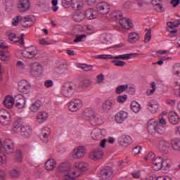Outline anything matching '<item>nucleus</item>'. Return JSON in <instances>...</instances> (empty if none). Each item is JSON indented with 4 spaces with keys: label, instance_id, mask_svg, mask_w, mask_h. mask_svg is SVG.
Wrapping results in <instances>:
<instances>
[{
    "label": "nucleus",
    "instance_id": "obj_37",
    "mask_svg": "<svg viewBox=\"0 0 180 180\" xmlns=\"http://www.w3.org/2000/svg\"><path fill=\"white\" fill-rule=\"evenodd\" d=\"M23 99V95L22 94H18L15 96L14 101H15V108H18V109H23V105H22V101Z\"/></svg>",
    "mask_w": 180,
    "mask_h": 180
},
{
    "label": "nucleus",
    "instance_id": "obj_12",
    "mask_svg": "<svg viewBox=\"0 0 180 180\" xmlns=\"http://www.w3.org/2000/svg\"><path fill=\"white\" fill-rule=\"evenodd\" d=\"M113 169L110 167H105L101 171L100 175L103 180H109L112 179Z\"/></svg>",
    "mask_w": 180,
    "mask_h": 180
},
{
    "label": "nucleus",
    "instance_id": "obj_10",
    "mask_svg": "<svg viewBox=\"0 0 180 180\" xmlns=\"http://www.w3.org/2000/svg\"><path fill=\"white\" fill-rule=\"evenodd\" d=\"M103 155H105V153L102 150V148H97L93 152L90 153L89 158L91 160H94V161H98L102 160Z\"/></svg>",
    "mask_w": 180,
    "mask_h": 180
},
{
    "label": "nucleus",
    "instance_id": "obj_53",
    "mask_svg": "<svg viewBox=\"0 0 180 180\" xmlns=\"http://www.w3.org/2000/svg\"><path fill=\"white\" fill-rule=\"evenodd\" d=\"M172 72L174 75H176V77H180V64L179 63L174 65V66L173 67Z\"/></svg>",
    "mask_w": 180,
    "mask_h": 180
},
{
    "label": "nucleus",
    "instance_id": "obj_42",
    "mask_svg": "<svg viewBox=\"0 0 180 180\" xmlns=\"http://www.w3.org/2000/svg\"><path fill=\"white\" fill-rule=\"evenodd\" d=\"M33 25V20L30 15L25 16L23 18V27H29Z\"/></svg>",
    "mask_w": 180,
    "mask_h": 180
},
{
    "label": "nucleus",
    "instance_id": "obj_47",
    "mask_svg": "<svg viewBox=\"0 0 180 180\" xmlns=\"http://www.w3.org/2000/svg\"><path fill=\"white\" fill-rule=\"evenodd\" d=\"M32 127H30V126H28V125L24 126L23 136H25L26 139L32 136Z\"/></svg>",
    "mask_w": 180,
    "mask_h": 180
},
{
    "label": "nucleus",
    "instance_id": "obj_49",
    "mask_svg": "<svg viewBox=\"0 0 180 180\" xmlns=\"http://www.w3.org/2000/svg\"><path fill=\"white\" fill-rule=\"evenodd\" d=\"M13 0H5V6L6 11L8 12H11L12 11V8H13Z\"/></svg>",
    "mask_w": 180,
    "mask_h": 180
},
{
    "label": "nucleus",
    "instance_id": "obj_14",
    "mask_svg": "<svg viewBox=\"0 0 180 180\" xmlns=\"http://www.w3.org/2000/svg\"><path fill=\"white\" fill-rule=\"evenodd\" d=\"M81 175L79 172H77L75 169H72L63 176V180H75Z\"/></svg>",
    "mask_w": 180,
    "mask_h": 180
},
{
    "label": "nucleus",
    "instance_id": "obj_61",
    "mask_svg": "<svg viewBox=\"0 0 180 180\" xmlns=\"http://www.w3.org/2000/svg\"><path fill=\"white\" fill-rule=\"evenodd\" d=\"M23 93L29 94L30 92V84L27 82H24Z\"/></svg>",
    "mask_w": 180,
    "mask_h": 180
},
{
    "label": "nucleus",
    "instance_id": "obj_46",
    "mask_svg": "<svg viewBox=\"0 0 180 180\" xmlns=\"http://www.w3.org/2000/svg\"><path fill=\"white\" fill-rule=\"evenodd\" d=\"M127 89H129V84L120 85L116 88L115 93L118 94H123Z\"/></svg>",
    "mask_w": 180,
    "mask_h": 180
},
{
    "label": "nucleus",
    "instance_id": "obj_26",
    "mask_svg": "<svg viewBox=\"0 0 180 180\" xmlns=\"http://www.w3.org/2000/svg\"><path fill=\"white\" fill-rule=\"evenodd\" d=\"M116 105V101L113 99L107 100L102 105V109L104 112H109L111 108Z\"/></svg>",
    "mask_w": 180,
    "mask_h": 180
},
{
    "label": "nucleus",
    "instance_id": "obj_40",
    "mask_svg": "<svg viewBox=\"0 0 180 180\" xmlns=\"http://www.w3.org/2000/svg\"><path fill=\"white\" fill-rule=\"evenodd\" d=\"M85 19V14L82 12L76 13L73 15V20L75 22H82Z\"/></svg>",
    "mask_w": 180,
    "mask_h": 180
},
{
    "label": "nucleus",
    "instance_id": "obj_13",
    "mask_svg": "<svg viewBox=\"0 0 180 180\" xmlns=\"http://www.w3.org/2000/svg\"><path fill=\"white\" fill-rule=\"evenodd\" d=\"M129 117V112L126 111H120L115 115V120L118 124H122Z\"/></svg>",
    "mask_w": 180,
    "mask_h": 180
},
{
    "label": "nucleus",
    "instance_id": "obj_18",
    "mask_svg": "<svg viewBox=\"0 0 180 180\" xmlns=\"http://www.w3.org/2000/svg\"><path fill=\"white\" fill-rule=\"evenodd\" d=\"M71 166L68 163H60L56 169V173L60 172L61 174H64L65 172L68 173L72 171Z\"/></svg>",
    "mask_w": 180,
    "mask_h": 180
},
{
    "label": "nucleus",
    "instance_id": "obj_48",
    "mask_svg": "<svg viewBox=\"0 0 180 180\" xmlns=\"http://www.w3.org/2000/svg\"><path fill=\"white\" fill-rule=\"evenodd\" d=\"M123 16V13L120 11H113L110 14V18L113 19V20H117L119 18H122Z\"/></svg>",
    "mask_w": 180,
    "mask_h": 180
},
{
    "label": "nucleus",
    "instance_id": "obj_38",
    "mask_svg": "<svg viewBox=\"0 0 180 180\" xmlns=\"http://www.w3.org/2000/svg\"><path fill=\"white\" fill-rule=\"evenodd\" d=\"M41 106V102H40L39 101H37L30 105V110H31V112L36 113V112H38Z\"/></svg>",
    "mask_w": 180,
    "mask_h": 180
},
{
    "label": "nucleus",
    "instance_id": "obj_4",
    "mask_svg": "<svg viewBox=\"0 0 180 180\" xmlns=\"http://www.w3.org/2000/svg\"><path fill=\"white\" fill-rule=\"evenodd\" d=\"M86 148L84 146H77L73 149L71 155L74 160H82L85 157Z\"/></svg>",
    "mask_w": 180,
    "mask_h": 180
},
{
    "label": "nucleus",
    "instance_id": "obj_9",
    "mask_svg": "<svg viewBox=\"0 0 180 180\" xmlns=\"http://www.w3.org/2000/svg\"><path fill=\"white\" fill-rule=\"evenodd\" d=\"M39 51L36 46H30L25 48L24 51V57L25 58H33V57L37 56Z\"/></svg>",
    "mask_w": 180,
    "mask_h": 180
},
{
    "label": "nucleus",
    "instance_id": "obj_57",
    "mask_svg": "<svg viewBox=\"0 0 180 180\" xmlns=\"http://www.w3.org/2000/svg\"><path fill=\"white\" fill-rule=\"evenodd\" d=\"M15 158L18 162H22V151L20 150H17L15 155Z\"/></svg>",
    "mask_w": 180,
    "mask_h": 180
},
{
    "label": "nucleus",
    "instance_id": "obj_2",
    "mask_svg": "<svg viewBox=\"0 0 180 180\" xmlns=\"http://www.w3.org/2000/svg\"><path fill=\"white\" fill-rule=\"evenodd\" d=\"M78 92L76 84L72 83H65L60 88V95L63 98H68L70 99L72 98Z\"/></svg>",
    "mask_w": 180,
    "mask_h": 180
},
{
    "label": "nucleus",
    "instance_id": "obj_44",
    "mask_svg": "<svg viewBox=\"0 0 180 180\" xmlns=\"http://www.w3.org/2000/svg\"><path fill=\"white\" fill-rule=\"evenodd\" d=\"M171 165H172V163L170 159H164L162 158V168H164L165 169H169V168H171Z\"/></svg>",
    "mask_w": 180,
    "mask_h": 180
},
{
    "label": "nucleus",
    "instance_id": "obj_50",
    "mask_svg": "<svg viewBox=\"0 0 180 180\" xmlns=\"http://www.w3.org/2000/svg\"><path fill=\"white\" fill-rule=\"evenodd\" d=\"M11 58V56L6 55V52L5 51H0V60L1 61H9Z\"/></svg>",
    "mask_w": 180,
    "mask_h": 180
},
{
    "label": "nucleus",
    "instance_id": "obj_7",
    "mask_svg": "<svg viewBox=\"0 0 180 180\" xmlns=\"http://www.w3.org/2000/svg\"><path fill=\"white\" fill-rule=\"evenodd\" d=\"M96 11L101 15H108L110 11V5L107 2L98 3L96 6Z\"/></svg>",
    "mask_w": 180,
    "mask_h": 180
},
{
    "label": "nucleus",
    "instance_id": "obj_52",
    "mask_svg": "<svg viewBox=\"0 0 180 180\" xmlns=\"http://www.w3.org/2000/svg\"><path fill=\"white\" fill-rule=\"evenodd\" d=\"M80 88H82L83 89H85V88H89V86H91V80L89 79H84L79 84Z\"/></svg>",
    "mask_w": 180,
    "mask_h": 180
},
{
    "label": "nucleus",
    "instance_id": "obj_34",
    "mask_svg": "<svg viewBox=\"0 0 180 180\" xmlns=\"http://www.w3.org/2000/svg\"><path fill=\"white\" fill-rule=\"evenodd\" d=\"M100 40L103 44H110L112 43V34H103L101 35Z\"/></svg>",
    "mask_w": 180,
    "mask_h": 180
},
{
    "label": "nucleus",
    "instance_id": "obj_24",
    "mask_svg": "<svg viewBox=\"0 0 180 180\" xmlns=\"http://www.w3.org/2000/svg\"><path fill=\"white\" fill-rule=\"evenodd\" d=\"M119 144L122 146V147H127L131 143V138L127 135H122L118 139Z\"/></svg>",
    "mask_w": 180,
    "mask_h": 180
},
{
    "label": "nucleus",
    "instance_id": "obj_60",
    "mask_svg": "<svg viewBox=\"0 0 180 180\" xmlns=\"http://www.w3.org/2000/svg\"><path fill=\"white\" fill-rule=\"evenodd\" d=\"M126 101H127V95L118 96L117 97V102H118V103H124V102H126Z\"/></svg>",
    "mask_w": 180,
    "mask_h": 180
},
{
    "label": "nucleus",
    "instance_id": "obj_25",
    "mask_svg": "<svg viewBox=\"0 0 180 180\" xmlns=\"http://www.w3.org/2000/svg\"><path fill=\"white\" fill-rule=\"evenodd\" d=\"M96 114V112H95L94 108H86L83 112L82 116L84 120L88 122Z\"/></svg>",
    "mask_w": 180,
    "mask_h": 180
},
{
    "label": "nucleus",
    "instance_id": "obj_17",
    "mask_svg": "<svg viewBox=\"0 0 180 180\" xmlns=\"http://www.w3.org/2000/svg\"><path fill=\"white\" fill-rule=\"evenodd\" d=\"M152 168L154 171H160L162 168V158L155 157L152 161Z\"/></svg>",
    "mask_w": 180,
    "mask_h": 180
},
{
    "label": "nucleus",
    "instance_id": "obj_55",
    "mask_svg": "<svg viewBox=\"0 0 180 180\" xmlns=\"http://www.w3.org/2000/svg\"><path fill=\"white\" fill-rule=\"evenodd\" d=\"M79 68H81V70H83L84 71H92L94 66L91 65H86V64H80Z\"/></svg>",
    "mask_w": 180,
    "mask_h": 180
},
{
    "label": "nucleus",
    "instance_id": "obj_32",
    "mask_svg": "<svg viewBox=\"0 0 180 180\" xmlns=\"http://www.w3.org/2000/svg\"><path fill=\"white\" fill-rule=\"evenodd\" d=\"M55 167H57V161L54 159H49L45 162V168L47 171H53Z\"/></svg>",
    "mask_w": 180,
    "mask_h": 180
},
{
    "label": "nucleus",
    "instance_id": "obj_63",
    "mask_svg": "<svg viewBox=\"0 0 180 180\" xmlns=\"http://www.w3.org/2000/svg\"><path fill=\"white\" fill-rule=\"evenodd\" d=\"M22 20V17L20 15H18L15 18H14L12 20V25L13 26H18L19 25V22Z\"/></svg>",
    "mask_w": 180,
    "mask_h": 180
},
{
    "label": "nucleus",
    "instance_id": "obj_41",
    "mask_svg": "<svg viewBox=\"0 0 180 180\" xmlns=\"http://www.w3.org/2000/svg\"><path fill=\"white\" fill-rule=\"evenodd\" d=\"M130 108L134 113H139V112L141 110V105L136 101H132Z\"/></svg>",
    "mask_w": 180,
    "mask_h": 180
},
{
    "label": "nucleus",
    "instance_id": "obj_6",
    "mask_svg": "<svg viewBox=\"0 0 180 180\" xmlns=\"http://www.w3.org/2000/svg\"><path fill=\"white\" fill-rule=\"evenodd\" d=\"M82 106V101L79 98H75L68 103V109L70 112H77Z\"/></svg>",
    "mask_w": 180,
    "mask_h": 180
},
{
    "label": "nucleus",
    "instance_id": "obj_21",
    "mask_svg": "<svg viewBox=\"0 0 180 180\" xmlns=\"http://www.w3.org/2000/svg\"><path fill=\"white\" fill-rule=\"evenodd\" d=\"M13 103H15V99L11 95L6 96L3 101V105L7 109H12L13 108Z\"/></svg>",
    "mask_w": 180,
    "mask_h": 180
},
{
    "label": "nucleus",
    "instance_id": "obj_39",
    "mask_svg": "<svg viewBox=\"0 0 180 180\" xmlns=\"http://www.w3.org/2000/svg\"><path fill=\"white\" fill-rule=\"evenodd\" d=\"M56 72L58 74H67L68 70H67V65L60 64L56 67Z\"/></svg>",
    "mask_w": 180,
    "mask_h": 180
},
{
    "label": "nucleus",
    "instance_id": "obj_28",
    "mask_svg": "<svg viewBox=\"0 0 180 180\" xmlns=\"http://www.w3.org/2000/svg\"><path fill=\"white\" fill-rule=\"evenodd\" d=\"M120 25L124 29H131L133 27V22L129 18L120 19Z\"/></svg>",
    "mask_w": 180,
    "mask_h": 180
},
{
    "label": "nucleus",
    "instance_id": "obj_23",
    "mask_svg": "<svg viewBox=\"0 0 180 180\" xmlns=\"http://www.w3.org/2000/svg\"><path fill=\"white\" fill-rule=\"evenodd\" d=\"M133 56H143V53H126L122 55H118L112 57V60H130Z\"/></svg>",
    "mask_w": 180,
    "mask_h": 180
},
{
    "label": "nucleus",
    "instance_id": "obj_35",
    "mask_svg": "<svg viewBox=\"0 0 180 180\" xmlns=\"http://www.w3.org/2000/svg\"><path fill=\"white\" fill-rule=\"evenodd\" d=\"M170 146L174 151H180V139H175L170 141Z\"/></svg>",
    "mask_w": 180,
    "mask_h": 180
},
{
    "label": "nucleus",
    "instance_id": "obj_43",
    "mask_svg": "<svg viewBox=\"0 0 180 180\" xmlns=\"http://www.w3.org/2000/svg\"><path fill=\"white\" fill-rule=\"evenodd\" d=\"M129 41L130 43H136L140 39L139 34L136 32H131L129 34Z\"/></svg>",
    "mask_w": 180,
    "mask_h": 180
},
{
    "label": "nucleus",
    "instance_id": "obj_11",
    "mask_svg": "<svg viewBox=\"0 0 180 180\" xmlns=\"http://www.w3.org/2000/svg\"><path fill=\"white\" fill-rule=\"evenodd\" d=\"M147 108L150 113H157L160 109V103L155 100H150L148 101Z\"/></svg>",
    "mask_w": 180,
    "mask_h": 180
},
{
    "label": "nucleus",
    "instance_id": "obj_51",
    "mask_svg": "<svg viewBox=\"0 0 180 180\" xmlns=\"http://www.w3.org/2000/svg\"><path fill=\"white\" fill-rule=\"evenodd\" d=\"M150 85L152 89H149L146 91V95L148 96H151V95H153V94L155 92V89H157V84H155V82H152Z\"/></svg>",
    "mask_w": 180,
    "mask_h": 180
},
{
    "label": "nucleus",
    "instance_id": "obj_15",
    "mask_svg": "<svg viewBox=\"0 0 180 180\" xmlns=\"http://www.w3.org/2000/svg\"><path fill=\"white\" fill-rule=\"evenodd\" d=\"M74 167L75 169H78V171H76V172H79L81 174V172L88 171L89 169V165L86 162L79 161L75 163Z\"/></svg>",
    "mask_w": 180,
    "mask_h": 180
},
{
    "label": "nucleus",
    "instance_id": "obj_36",
    "mask_svg": "<svg viewBox=\"0 0 180 180\" xmlns=\"http://www.w3.org/2000/svg\"><path fill=\"white\" fill-rule=\"evenodd\" d=\"M82 32L86 33L87 34H94V33L96 32V29H95L94 26L89 25L82 27Z\"/></svg>",
    "mask_w": 180,
    "mask_h": 180
},
{
    "label": "nucleus",
    "instance_id": "obj_27",
    "mask_svg": "<svg viewBox=\"0 0 180 180\" xmlns=\"http://www.w3.org/2000/svg\"><path fill=\"white\" fill-rule=\"evenodd\" d=\"M169 122L172 124H178L179 123V116H178V114L176 112L172 111L169 112Z\"/></svg>",
    "mask_w": 180,
    "mask_h": 180
},
{
    "label": "nucleus",
    "instance_id": "obj_19",
    "mask_svg": "<svg viewBox=\"0 0 180 180\" xmlns=\"http://www.w3.org/2000/svg\"><path fill=\"white\" fill-rule=\"evenodd\" d=\"M51 129L49 127H44L41 129V132L40 134V138L41 139L44 143L49 142V138L50 137Z\"/></svg>",
    "mask_w": 180,
    "mask_h": 180
},
{
    "label": "nucleus",
    "instance_id": "obj_8",
    "mask_svg": "<svg viewBox=\"0 0 180 180\" xmlns=\"http://www.w3.org/2000/svg\"><path fill=\"white\" fill-rule=\"evenodd\" d=\"M104 136H106V129L96 128L91 133V137L93 140H101Z\"/></svg>",
    "mask_w": 180,
    "mask_h": 180
},
{
    "label": "nucleus",
    "instance_id": "obj_31",
    "mask_svg": "<svg viewBox=\"0 0 180 180\" xmlns=\"http://www.w3.org/2000/svg\"><path fill=\"white\" fill-rule=\"evenodd\" d=\"M22 124H23V121L21 118H18L13 124V131L14 133H19V131H22V129H23Z\"/></svg>",
    "mask_w": 180,
    "mask_h": 180
},
{
    "label": "nucleus",
    "instance_id": "obj_3",
    "mask_svg": "<svg viewBox=\"0 0 180 180\" xmlns=\"http://www.w3.org/2000/svg\"><path fill=\"white\" fill-rule=\"evenodd\" d=\"M29 72L34 77H39L43 72V67L37 62H32L29 64Z\"/></svg>",
    "mask_w": 180,
    "mask_h": 180
},
{
    "label": "nucleus",
    "instance_id": "obj_62",
    "mask_svg": "<svg viewBox=\"0 0 180 180\" xmlns=\"http://www.w3.org/2000/svg\"><path fill=\"white\" fill-rule=\"evenodd\" d=\"M6 162V155L2 153V150H0V165H4Z\"/></svg>",
    "mask_w": 180,
    "mask_h": 180
},
{
    "label": "nucleus",
    "instance_id": "obj_5",
    "mask_svg": "<svg viewBox=\"0 0 180 180\" xmlns=\"http://www.w3.org/2000/svg\"><path fill=\"white\" fill-rule=\"evenodd\" d=\"M11 117V113L6 111V110H0V123L3 126H8V124H11L12 122V119Z\"/></svg>",
    "mask_w": 180,
    "mask_h": 180
},
{
    "label": "nucleus",
    "instance_id": "obj_30",
    "mask_svg": "<svg viewBox=\"0 0 180 180\" xmlns=\"http://www.w3.org/2000/svg\"><path fill=\"white\" fill-rule=\"evenodd\" d=\"M84 5V4L83 0H72L70 4V6H72L73 11H79Z\"/></svg>",
    "mask_w": 180,
    "mask_h": 180
},
{
    "label": "nucleus",
    "instance_id": "obj_59",
    "mask_svg": "<svg viewBox=\"0 0 180 180\" xmlns=\"http://www.w3.org/2000/svg\"><path fill=\"white\" fill-rule=\"evenodd\" d=\"M96 58L98 60H108L113 59V56H112V55H98L96 56Z\"/></svg>",
    "mask_w": 180,
    "mask_h": 180
},
{
    "label": "nucleus",
    "instance_id": "obj_64",
    "mask_svg": "<svg viewBox=\"0 0 180 180\" xmlns=\"http://www.w3.org/2000/svg\"><path fill=\"white\" fill-rule=\"evenodd\" d=\"M44 86L46 88H53L54 86V82L51 79H47L44 82Z\"/></svg>",
    "mask_w": 180,
    "mask_h": 180
},
{
    "label": "nucleus",
    "instance_id": "obj_29",
    "mask_svg": "<svg viewBox=\"0 0 180 180\" xmlns=\"http://www.w3.org/2000/svg\"><path fill=\"white\" fill-rule=\"evenodd\" d=\"M84 16H86V18L90 20L96 19V16H98V11L93 8H89L86 11Z\"/></svg>",
    "mask_w": 180,
    "mask_h": 180
},
{
    "label": "nucleus",
    "instance_id": "obj_56",
    "mask_svg": "<svg viewBox=\"0 0 180 180\" xmlns=\"http://www.w3.org/2000/svg\"><path fill=\"white\" fill-rule=\"evenodd\" d=\"M154 158H155V154H154V153L153 152H150L148 153L145 157H144V160L145 161H153Z\"/></svg>",
    "mask_w": 180,
    "mask_h": 180
},
{
    "label": "nucleus",
    "instance_id": "obj_20",
    "mask_svg": "<svg viewBox=\"0 0 180 180\" xmlns=\"http://www.w3.org/2000/svg\"><path fill=\"white\" fill-rule=\"evenodd\" d=\"M88 122L91 126H99V124L103 123V118L101 116L94 114Z\"/></svg>",
    "mask_w": 180,
    "mask_h": 180
},
{
    "label": "nucleus",
    "instance_id": "obj_54",
    "mask_svg": "<svg viewBox=\"0 0 180 180\" xmlns=\"http://www.w3.org/2000/svg\"><path fill=\"white\" fill-rule=\"evenodd\" d=\"M86 40V34L77 35L76 39L73 41L74 43H79L81 41H85Z\"/></svg>",
    "mask_w": 180,
    "mask_h": 180
},
{
    "label": "nucleus",
    "instance_id": "obj_1",
    "mask_svg": "<svg viewBox=\"0 0 180 180\" xmlns=\"http://www.w3.org/2000/svg\"><path fill=\"white\" fill-rule=\"evenodd\" d=\"M165 126H167V120L162 116H159L158 121L155 119L148 120L147 130L150 134H153V133L164 134L165 133Z\"/></svg>",
    "mask_w": 180,
    "mask_h": 180
},
{
    "label": "nucleus",
    "instance_id": "obj_22",
    "mask_svg": "<svg viewBox=\"0 0 180 180\" xmlns=\"http://www.w3.org/2000/svg\"><path fill=\"white\" fill-rule=\"evenodd\" d=\"M171 147V143L168 141H160L158 144V148L160 151H163L165 154L168 153V150H169Z\"/></svg>",
    "mask_w": 180,
    "mask_h": 180
},
{
    "label": "nucleus",
    "instance_id": "obj_58",
    "mask_svg": "<svg viewBox=\"0 0 180 180\" xmlns=\"http://www.w3.org/2000/svg\"><path fill=\"white\" fill-rule=\"evenodd\" d=\"M117 59L112 60V63L115 64V67H124L126 65V63L122 60H116Z\"/></svg>",
    "mask_w": 180,
    "mask_h": 180
},
{
    "label": "nucleus",
    "instance_id": "obj_33",
    "mask_svg": "<svg viewBox=\"0 0 180 180\" xmlns=\"http://www.w3.org/2000/svg\"><path fill=\"white\" fill-rule=\"evenodd\" d=\"M1 148L2 150H5L7 154H11L15 150V148H13V143H12L9 139L6 140V145H4V147Z\"/></svg>",
    "mask_w": 180,
    "mask_h": 180
},
{
    "label": "nucleus",
    "instance_id": "obj_45",
    "mask_svg": "<svg viewBox=\"0 0 180 180\" xmlns=\"http://www.w3.org/2000/svg\"><path fill=\"white\" fill-rule=\"evenodd\" d=\"M153 8L157 12H162L164 11L162 4L157 1V0L153 1Z\"/></svg>",
    "mask_w": 180,
    "mask_h": 180
},
{
    "label": "nucleus",
    "instance_id": "obj_16",
    "mask_svg": "<svg viewBox=\"0 0 180 180\" xmlns=\"http://www.w3.org/2000/svg\"><path fill=\"white\" fill-rule=\"evenodd\" d=\"M49 119V113L46 111L39 112L37 115L36 122L38 124H43V123L47 122Z\"/></svg>",
    "mask_w": 180,
    "mask_h": 180
}]
</instances>
